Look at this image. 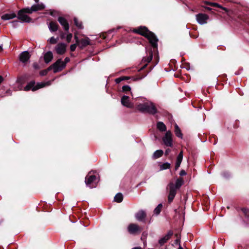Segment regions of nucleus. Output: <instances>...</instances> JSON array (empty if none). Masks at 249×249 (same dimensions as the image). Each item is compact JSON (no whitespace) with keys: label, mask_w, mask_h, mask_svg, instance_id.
Segmentation results:
<instances>
[{"label":"nucleus","mask_w":249,"mask_h":249,"mask_svg":"<svg viewBox=\"0 0 249 249\" xmlns=\"http://www.w3.org/2000/svg\"><path fill=\"white\" fill-rule=\"evenodd\" d=\"M132 32L134 33L137 34L145 37L148 40L152 48L147 50V56L144 57L142 61L146 63L141 69V70L144 69L147 64L149 63L152 59L153 53L157 55V64L159 60L158 50V42L159 39L156 35L152 32L150 31L147 27L144 26H140L137 28H134L132 30Z\"/></svg>","instance_id":"obj_1"},{"label":"nucleus","mask_w":249,"mask_h":249,"mask_svg":"<svg viewBox=\"0 0 249 249\" xmlns=\"http://www.w3.org/2000/svg\"><path fill=\"white\" fill-rule=\"evenodd\" d=\"M184 183L183 178L180 177L177 179L175 183L170 182L167 186V190H169L168 201L169 203L173 202L176 194L177 190L179 189Z\"/></svg>","instance_id":"obj_2"},{"label":"nucleus","mask_w":249,"mask_h":249,"mask_svg":"<svg viewBox=\"0 0 249 249\" xmlns=\"http://www.w3.org/2000/svg\"><path fill=\"white\" fill-rule=\"evenodd\" d=\"M136 108L142 112L148 113L151 115H155L158 112L155 106L153 103L150 102L140 104L137 106Z\"/></svg>","instance_id":"obj_3"},{"label":"nucleus","mask_w":249,"mask_h":249,"mask_svg":"<svg viewBox=\"0 0 249 249\" xmlns=\"http://www.w3.org/2000/svg\"><path fill=\"white\" fill-rule=\"evenodd\" d=\"M32 7L23 8L18 11V18L23 22L30 23L32 21V18L25 15V13L32 14L33 12Z\"/></svg>","instance_id":"obj_4"},{"label":"nucleus","mask_w":249,"mask_h":249,"mask_svg":"<svg viewBox=\"0 0 249 249\" xmlns=\"http://www.w3.org/2000/svg\"><path fill=\"white\" fill-rule=\"evenodd\" d=\"M35 84L36 83L34 80L31 81L25 87L24 90L25 91L32 90L35 91L40 88H43L45 86V83H38L36 85H35Z\"/></svg>","instance_id":"obj_5"},{"label":"nucleus","mask_w":249,"mask_h":249,"mask_svg":"<svg viewBox=\"0 0 249 249\" xmlns=\"http://www.w3.org/2000/svg\"><path fill=\"white\" fill-rule=\"evenodd\" d=\"M60 63H61L60 60L58 59L55 62L45 69L46 71L48 72L51 70H53V72L55 73L62 71L65 68V65L63 64L60 67L59 66Z\"/></svg>","instance_id":"obj_6"},{"label":"nucleus","mask_w":249,"mask_h":249,"mask_svg":"<svg viewBox=\"0 0 249 249\" xmlns=\"http://www.w3.org/2000/svg\"><path fill=\"white\" fill-rule=\"evenodd\" d=\"M91 172H89L85 177V183L86 185L90 188L95 187L96 185L94 183L95 180L96 179V176L93 175H90Z\"/></svg>","instance_id":"obj_7"},{"label":"nucleus","mask_w":249,"mask_h":249,"mask_svg":"<svg viewBox=\"0 0 249 249\" xmlns=\"http://www.w3.org/2000/svg\"><path fill=\"white\" fill-rule=\"evenodd\" d=\"M128 231L131 234L140 233L142 231V228L136 224L131 223L127 228Z\"/></svg>","instance_id":"obj_8"},{"label":"nucleus","mask_w":249,"mask_h":249,"mask_svg":"<svg viewBox=\"0 0 249 249\" xmlns=\"http://www.w3.org/2000/svg\"><path fill=\"white\" fill-rule=\"evenodd\" d=\"M164 144L169 147L173 146L172 134L171 131H167L165 136L162 138Z\"/></svg>","instance_id":"obj_9"},{"label":"nucleus","mask_w":249,"mask_h":249,"mask_svg":"<svg viewBox=\"0 0 249 249\" xmlns=\"http://www.w3.org/2000/svg\"><path fill=\"white\" fill-rule=\"evenodd\" d=\"M57 20L63 27L65 31L68 33L70 29V25L68 20L63 17H59L57 18Z\"/></svg>","instance_id":"obj_10"},{"label":"nucleus","mask_w":249,"mask_h":249,"mask_svg":"<svg viewBox=\"0 0 249 249\" xmlns=\"http://www.w3.org/2000/svg\"><path fill=\"white\" fill-rule=\"evenodd\" d=\"M196 18L199 24H204L207 22V20L209 18V17L207 14L199 13L196 15Z\"/></svg>","instance_id":"obj_11"},{"label":"nucleus","mask_w":249,"mask_h":249,"mask_svg":"<svg viewBox=\"0 0 249 249\" xmlns=\"http://www.w3.org/2000/svg\"><path fill=\"white\" fill-rule=\"evenodd\" d=\"M55 50L58 54H63L66 51V45L63 43H58L55 47Z\"/></svg>","instance_id":"obj_12"},{"label":"nucleus","mask_w":249,"mask_h":249,"mask_svg":"<svg viewBox=\"0 0 249 249\" xmlns=\"http://www.w3.org/2000/svg\"><path fill=\"white\" fill-rule=\"evenodd\" d=\"M173 235V231H169L165 236L159 240V243L160 246H163L166 242H167V241H168L171 238Z\"/></svg>","instance_id":"obj_13"},{"label":"nucleus","mask_w":249,"mask_h":249,"mask_svg":"<svg viewBox=\"0 0 249 249\" xmlns=\"http://www.w3.org/2000/svg\"><path fill=\"white\" fill-rule=\"evenodd\" d=\"M30 58V55L28 51H24L19 55V60L22 63H27Z\"/></svg>","instance_id":"obj_14"},{"label":"nucleus","mask_w":249,"mask_h":249,"mask_svg":"<svg viewBox=\"0 0 249 249\" xmlns=\"http://www.w3.org/2000/svg\"><path fill=\"white\" fill-rule=\"evenodd\" d=\"M129 97L126 95H124L121 98V104L124 107L128 108H132L133 107L132 104H131L129 100Z\"/></svg>","instance_id":"obj_15"},{"label":"nucleus","mask_w":249,"mask_h":249,"mask_svg":"<svg viewBox=\"0 0 249 249\" xmlns=\"http://www.w3.org/2000/svg\"><path fill=\"white\" fill-rule=\"evenodd\" d=\"M146 213L143 210H140L135 214L136 219L141 222H144Z\"/></svg>","instance_id":"obj_16"},{"label":"nucleus","mask_w":249,"mask_h":249,"mask_svg":"<svg viewBox=\"0 0 249 249\" xmlns=\"http://www.w3.org/2000/svg\"><path fill=\"white\" fill-rule=\"evenodd\" d=\"M182 159H183V151H181L177 157L175 166V169H174L175 171H177L179 167L180 166L181 163L182 161Z\"/></svg>","instance_id":"obj_17"},{"label":"nucleus","mask_w":249,"mask_h":249,"mask_svg":"<svg viewBox=\"0 0 249 249\" xmlns=\"http://www.w3.org/2000/svg\"><path fill=\"white\" fill-rule=\"evenodd\" d=\"M48 27L51 32H55L58 30L59 26L56 21H51L48 25Z\"/></svg>","instance_id":"obj_18"},{"label":"nucleus","mask_w":249,"mask_h":249,"mask_svg":"<svg viewBox=\"0 0 249 249\" xmlns=\"http://www.w3.org/2000/svg\"><path fill=\"white\" fill-rule=\"evenodd\" d=\"M89 44V37H86V38H82L80 39V44L78 46L81 49H83L84 48Z\"/></svg>","instance_id":"obj_19"},{"label":"nucleus","mask_w":249,"mask_h":249,"mask_svg":"<svg viewBox=\"0 0 249 249\" xmlns=\"http://www.w3.org/2000/svg\"><path fill=\"white\" fill-rule=\"evenodd\" d=\"M53 59V54L51 51H48L44 55V60L45 63L48 64Z\"/></svg>","instance_id":"obj_20"},{"label":"nucleus","mask_w":249,"mask_h":249,"mask_svg":"<svg viewBox=\"0 0 249 249\" xmlns=\"http://www.w3.org/2000/svg\"><path fill=\"white\" fill-rule=\"evenodd\" d=\"M17 17V15L15 13H12L10 14H5L1 16V19L3 20H9L11 19H13Z\"/></svg>","instance_id":"obj_21"},{"label":"nucleus","mask_w":249,"mask_h":249,"mask_svg":"<svg viewBox=\"0 0 249 249\" xmlns=\"http://www.w3.org/2000/svg\"><path fill=\"white\" fill-rule=\"evenodd\" d=\"M32 11L36 12L39 10H42L45 9V6L42 3H38L37 4H34L32 6Z\"/></svg>","instance_id":"obj_22"},{"label":"nucleus","mask_w":249,"mask_h":249,"mask_svg":"<svg viewBox=\"0 0 249 249\" xmlns=\"http://www.w3.org/2000/svg\"><path fill=\"white\" fill-rule=\"evenodd\" d=\"M175 133L177 137L182 139L183 135L179 126L176 124L175 125Z\"/></svg>","instance_id":"obj_23"},{"label":"nucleus","mask_w":249,"mask_h":249,"mask_svg":"<svg viewBox=\"0 0 249 249\" xmlns=\"http://www.w3.org/2000/svg\"><path fill=\"white\" fill-rule=\"evenodd\" d=\"M163 154V151L162 150H156L153 155V159H157L162 156Z\"/></svg>","instance_id":"obj_24"},{"label":"nucleus","mask_w":249,"mask_h":249,"mask_svg":"<svg viewBox=\"0 0 249 249\" xmlns=\"http://www.w3.org/2000/svg\"><path fill=\"white\" fill-rule=\"evenodd\" d=\"M157 128L160 131L163 132L166 131V126L162 122H158L157 124Z\"/></svg>","instance_id":"obj_25"},{"label":"nucleus","mask_w":249,"mask_h":249,"mask_svg":"<svg viewBox=\"0 0 249 249\" xmlns=\"http://www.w3.org/2000/svg\"><path fill=\"white\" fill-rule=\"evenodd\" d=\"M73 22L74 24L77 27L78 29H83L84 27L82 22L81 21H79L78 19L77 18L74 17L73 18Z\"/></svg>","instance_id":"obj_26"},{"label":"nucleus","mask_w":249,"mask_h":249,"mask_svg":"<svg viewBox=\"0 0 249 249\" xmlns=\"http://www.w3.org/2000/svg\"><path fill=\"white\" fill-rule=\"evenodd\" d=\"M123 198L124 197L122 194L121 193H118L115 195L114 200L117 203H121L122 202Z\"/></svg>","instance_id":"obj_27"},{"label":"nucleus","mask_w":249,"mask_h":249,"mask_svg":"<svg viewBox=\"0 0 249 249\" xmlns=\"http://www.w3.org/2000/svg\"><path fill=\"white\" fill-rule=\"evenodd\" d=\"M146 74H147V73L143 74L141 77H136V78L132 77V78H133L134 81H137L138 80L142 79V78H144L146 75ZM121 77L123 79V81L124 80H129V79L131 78V77H130V76H121Z\"/></svg>","instance_id":"obj_28"},{"label":"nucleus","mask_w":249,"mask_h":249,"mask_svg":"<svg viewBox=\"0 0 249 249\" xmlns=\"http://www.w3.org/2000/svg\"><path fill=\"white\" fill-rule=\"evenodd\" d=\"M171 167V165L169 162H165L160 165V170L169 169Z\"/></svg>","instance_id":"obj_29"},{"label":"nucleus","mask_w":249,"mask_h":249,"mask_svg":"<svg viewBox=\"0 0 249 249\" xmlns=\"http://www.w3.org/2000/svg\"><path fill=\"white\" fill-rule=\"evenodd\" d=\"M211 4H212L211 6L213 7H218L219 8H220L221 9L224 10L225 12V13H228L229 11V9H228L227 8H226L224 7H223L222 6H221V5L217 3L212 2Z\"/></svg>","instance_id":"obj_30"},{"label":"nucleus","mask_w":249,"mask_h":249,"mask_svg":"<svg viewBox=\"0 0 249 249\" xmlns=\"http://www.w3.org/2000/svg\"><path fill=\"white\" fill-rule=\"evenodd\" d=\"M240 210L244 214L245 217L249 220V209L242 208Z\"/></svg>","instance_id":"obj_31"},{"label":"nucleus","mask_w":249,"mask_h":249,"mask_svg":"<svg viewBox=\"0 0 249 249\" xmlns=\"http://www.w3.org/2000/svg\"><path fill=\"white\" fill-rule=\"evenodd\" d=\"M27 79V77L26 75L21 76L18 78L17 82L20 84H24Z\"/></svg>","instance_id":"obj_32"},{"label":"nucleus","mask_w":249,"mask_h":249,"mask_svg":"<svg viewBox=\"0 0 249 249\" xmlns=\"http://www.w3.org/2000/svg\"><path fill=\"white\" fill-rule=\"evenodd\" d=\"M162 204L161 203L159 204L157 207L154 210V213L156 215H158L160 213L161 209L162 208Z\"/></svg>","instance_id":"obj_33"},{"label":"nucleus","mask_w":249,"mask_h":249,"mask_svg":"<svg viewBox=\"0 0 249 249\" xmlns=\"http://www.w3.org/2000/svg\"><path fill=\"white\" fill-rule=\"evenodd\" d=\"M131 90V88L128 85H125L122 87V91L125 94H127Z\"/></svg>","instance_id":"obj_34"},{"label":"nucleus","mask_w":249,"mask_h":249,"mask_svg":"<svg viewBox=\"0 0 249 249\" xmlns=\"http://www.w3.org/2000/svg\"><path fill=\"white\" fill-rule=\"evenodd\" d=\"M61 61V63H59V66H62L63 64H64L65 65V68L66 67V64L67 63H68L69 62H70V59L68 57H67L65 58V61L64 62H63L61 59H59Z\"/></svg>","instance_id":"obj_35"},{"label":"nucleus","mask_w":249,"mask_h":249,"mask_svg":"<svg viewBox=\"0 0 249 249\" xmlns=\"http://www.w3.org/2000/svg\"><path fill=\"white\" fill-rule=\"evenodd\" d=\"M175 236L177 237V239L175 241L174 243L177 245L179 246V245H180V236L178 235V234H176Z\"/></svg>","instance_id":"obj_36"},{"label":"nucleus","mask_w":249,"mask_h":249,"mask_svg":"<svg viewBox=\"0 0 249 249\" xmlns=\"http://www.w3.org/2000/svg\"><path fill=\"white\" fill-rule=\"evenodd\" d=\"M58 38H55L53 36L51 37L49 41L51 44H55L57 42Z\"/></svg>","instance_id":"obj_37"},{"label":"nucleus","mask_w":249,"mask_h":249,"mask_svg":"<svg viewBox=\"0 0 249 249\" xmlns=\"http://www.w3.org/2000/svg\"><path fill=\"white\" fill-rule=\"evenodd\" d=\"M210 141L212 142H213V144L214 145L217 142V138L216 136L214 135L210 138Z\"/></svg>","instance_id":"obj_38"},{"label":"nucleus","mask_w":249,"mask_h":249,"mask_svg":"<svg viewBox=\"0 0 249 249\" xmlns=\"http://www.w3.org/2000/svg\"><path fill=\"white\" fill-rule=\"evenodd\" d=\"M72 37V35L71 33H69L67 35L66 37V40L68 43H70L71 41V38Z\"/></svg>","instance_id":"obj_39"},{"label":"nucleus","mask_w":249,"mask_h":249,"mask_svg":"<svg viewBox=\"0 0 249 249\" xmlns=\"http://www.w3.org/2000/svg\"><path fill=\"white\" fill-rule=\"evenodd\" d=\"M79 44H73L71 45L70 46V50L71 52H74L75 51L76 48L77 46H78Z\"/></svg>","instance_id":"obj_40"},{"label":"nucleus","mask_w":249,"mask_h":249,"mask_svg":"<svg viewBox=\"0 0 249 249\" xmlns=\"http://www.w3.org/2000/svg\"><path fill=\"white\" fill-rule=\"evenodd\" d=\"M47 73H48V72L46 71L45 69L43 70H42V71H40V72H39V74L41 76H45V75H47Z\"/></svg>","instance_id":"obj_41"},{"label":"nucleus","mask_w":249,"mask_h":249,"mask_svg":"<svg viewBox=\"0 0 249 249\" xmlns=\"http://www.w3.org/2000/svg\"><path fill=\"white\" fill-rule=\"evenodd\" d=\"M233 127L234 128H237L239 127V121L236 120L234 123L233 124Z\"/></svg>","instance_id":"obj_42"},{"label":"nucleus","mask_w":249,"mask_h":249,"mask_svg":"<svg viewBox=\"0 0 249 249\" xmlns=\"http://www.w3.org/2000/svg\"><path fill=\"white\" fill-rule=\"evenodd\" d=\"M123 81V79L122 78V77H120L118 78L115 79V82H116V84H119Z\"/></svg>","instance_id":"obj_43"},{"label":"nucleus","mask_w":249,"mask_h":249,"mask_svg":"<svg viewBox=\"0 0 249 249\" xmlns=\"http://www.w3.org/2000/svg\"><path fill=\"white\" fill-rule=\"evenodd\" d=\"M74 39L75 40L76 44H80V39H79L76 35H74Z\"/></svg>","instance_id":"obj_44"},{"label":"nucleus","mask_w":249,"mask_h":249,"mask_svg":"<svg viewBox=\"0 0 249 249\" xmlns=\"http://www.w3.org/2000/svg\"><path fill=\"white\" fill-rule=\"evenodd\" d=\"M187 174L186 171L184 170H181L180 171V173H179V175L181 177H182V176H185Z\"/></svg>","instance_id":"obj_45"},{"label":"nucleus","mask_w":249,"mask_h":249,"mask_svg":"<svg viewBox=\"0 0 249 249\" xmlns=\"http://www.w3.org/2000/svg\"><path fill=\"white\" fill-rule=\"evenodd\" d=\"M171 152V149H170V148H167L166 150H165V156H167L169 153Z\"/></svg>","instance_id":"obj_46"},{"label":"nucleus","mask_w":249,"mask_h":249,"mask_svg":"<svg viewBox=\"0 0 249 249\" xmlns=\"http://www.w3.org/2000/svg\"><path fill=\"white\" fill-rule=\"evenodd\" d=\"M56 13V11L55 10H51L50 12V15H51L53 17H55V14Z\"/></svg>","instance_id":"obj_47"},{"label":"nucleus","mask_w":249,"mask_h":249,"mask_svg":"<svg viewBox=\"0 0 249 249\" xmlns=\"http://www.w3.org/2000/svg\"><path fill=\"white\" fill-rule=\"evenodd\" d=\"M12 23L13 25V26L16 27L18 25V20H15L12 21Z\"/></svg>","instance_id":"obj_48"},{"label":"nucleus","mask_w":249,"mask_h":249,"mask_svg":"<svg viewBox=\"0 0 249 249\" xmlns=\"http://www.w3.org/2000/svg\"><path fill=\"white\" fill-rule=\"evenodd\" d=\"M59 32L60 33V36L62 38H64L65 37V34L61 30L59 31Z\"/></svg>","instance_id":"obj_49"},{"label":"nucleus","mask_w":249,"mask_h":249,"mask_svg":"<svg viewBox=\"0 0 249 249\" xmlns=\"http://www.w3.org/2000/svg\"><path fill=\"white\" fill-rule=\"evenodd\" d=\"M212 2H210V1H204V3L206 4V5H209V6H212Z\"/></svg>","instance_id":"obj_50"},{"label":"nucleus","mask_w":249,"mask_h":249,"mask_svg":"<svg viewBox=\"0 0 249 249\" xmlns=\"http://www.w3.org/2000/svg\"><path fill=\"white\" fill-rule=\"evenodd\" d=\"M203 7H204L205 8L206 10H208V11H211L213 9L209 7H207V6H203Z\"/></svg>","instance_id":"obj_51"},{"label":"nucleus","mask_w":249,"mask_h":249,"mask_svg":"<svg viewBox=\"0 0 249 249\" xmlns=\"http://www.w3.org/2000/svg\"><path fill=\"white\" fill-rule=\"evenodd\" d=\"M190 36H191L192 37L194 38H197V36H196V35H192V34H191V33L190 34Z\"/></svg>","instance_id":"obj_52"},{"label":"nucleus","mask_w":249,"mask_h":249,"mask_svg":"<svg viewBox=\"0 0 249 249\" xmlns=\"http://www.w3.org/2000/svg\"><path fill=\"white\" fill-rule=\"evenodd\" d=\"M3 81V78L2 76L0 75V84Z\"/></svg>","instance_id":"obj_53"},{"label":"nucleus","mask_w":249,"mask_h":249,"mask_svg":"<svg viewBox=\"0 0 249 249\" xmlns=\"http://www.w3.org/2000/svg\"><path fill=\"white\" fill-rule=\"evenodd\" d=\"M132 249H142V248L140 247H136L132 248Z\"/></svg>","instance_id":"obj_54"},{"label":"nucleus","mask_w":249,"mask_h":249,"mask_svg":"<svg viewBox=\"0 0 249 249\" xmlns=\"http://www.w3.org/2000/svg\"><path fill=\"white\" fill-rule=\"evenodd\" d=\"M178 249H183V248L180 245H179V247H178Z\"/></svg>","instance_id":"obj_55"},{"label":"nucleus","mask_w":249,"mask_h":249,"mask_svg":"<svg viewBox=\"0 0 249 249\" xmlns=\"http://www.w3.org/2000/svg\"><path fill=\"white\" fill-rule=\"evenodd\" d=\"M3 50V48L2 46L0 45V51H2Z\"/></svg>","instance_id":"obj_56"},{"label":"nucleus","mask_w":249,"mask_h":249,"mask_svg":"<svg viewBox=\"0 0 249 249\" xmlns=\"http://www.w3.org/2000/svg\"><path fill=\"white\" fill-rule=\"evenodd\" d=\"M36 2H38L39 0H34Z\"/></svg>","instance_id":"obj_57"},{"label":"nucleus","mask_w":249,"mask_h":249,"mask_svg":"<svg viewBox=\"0 0 249 249\" xmlns=\"http://www.w3.org/2000/svg\"><path fill=\"white\" fill-rule=\"evenodd\" d=\"M175 76H176V77H178V74H175Z\"/></svg>","instance_id":"obj_58"},{"label":"nucleus","mask_w":249,"mask_h":249,"mask_svg":"<svg viewBox=\"0 0 249 249\" xmlns=\"http://www.w3.org/2000/svg\"><path fill=\"white\" fill-rule=\"evenodd\" d=\"M171 174H172V171L170 170Z\"/></svg>","instance_id":"obj_59"}]
</instances>
